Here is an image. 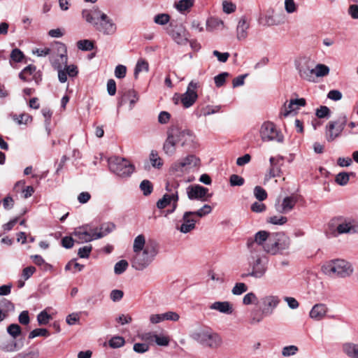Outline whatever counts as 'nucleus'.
Here are the masks:
<instances>
[{
    "mask_svg": "<svg viewBox=\"0 0 358 358\" xmlns=\"http://www.w3.org/2000/svg\"><path fill=\"white\" fill-rule=\"evenodd\" d=\"M133 250L134 255L131 266L137 271H143L147 268L158 253L157 244L153 241L146 243L143 234H139L134 238Z\"/></svg>",
    "mask_w": 358,
    "mask_h": 358,
    "instance_id": "f257e3e1",
    "label": "nucleus"
},
{
    "mask_svg": "<svg viewBox=\"0 0 358 358\" xmlns=\"http://www.w3.org/2000/svg\"><path fill=\"white\" fill-rule=\"evenodd\" d=\"M196 136L189 129H181L173 127L168 130L167 138L163 145V151L168 156H173L176 152V145L180 143L182 147L194 148Z\"/></svg>",
    "mask_w": 358,
    "mask_h": 358,
    "instance_id": "f03ea898",
    "label": "nucleus"
},
{
    "mask_svg": "<svg viewBox=\"0 0 358 358\" xmlns=\"http://www.w3.org/2000/svg\"><path fill=\"white\" fill-rule=\"evenodd\" d=\"M189 337L200 345L217 349L222 344L221 336L208 327H201L192 331Z\"/></svg>",
    "mask_w": 358,
    "mask_h": 358,
    "instance_id": "7ed1b4c3",
    "label": "nucleus"
},
{
    "mask_svg": "<svg viewBox=\"0 0 358 358\" xmlns=\"http://www.w3.org/2000/svg\"><path fill=\"white\" fill-rule=\"evenodd\" d=\"M259 303L261 313L251 317L250 323L252 324L259 323L262 321L264 317L272 315L280 304V299L277 295L266 294L261 297Z\"/></svg>",
    "mask_w": 358,
    "mask_h": 358,
    "instance_id": "20e7f679",
    "label": "nucleus"
},
{
    "mask_svg": "<svg viewBox=\"0 0 358 358\" xmlns=\"http://www.w3.org/2000/svg\"><path fill=\"white\" fill-rule=\"evenodd\" d=\"M109 170L121 178H129L135 171L134 165L127 159L113 156L108 160Z\"/></svg>",
    "mask_w": 358,
    "mask_h": 358,
    "instance_id": "39448f33",
    "label": "nucleus"
},
{
    "mask_svg": "<svg viewBox=\"0 0 358 358\" xmlns=\"http://www.w3.org/2000/svg\"><path fill=\"white\" fill-rule=\"evenodd\" d=\"M322 271L331 277L345 278L353 271L351 264L343 259L329 262L322 266Z\"/></svg>",
    "mask_w": 358,
    "mask_h": 358,
    "instance_id": "423d86ee",
    "label": "nucleus"
},
{
    "mask_svg": "<svg viewBox=\"0 0 358 358\" xmlns=\"http://www.w3.org/2000/svg\"><path fill=\"white\" fill-rule=\"evenodd\" d=\"M289 243V238L285 234H273L268 238V243L264 246V250L271 255H276L287 249Z\"/></svg>",
    "mask_w": 358,
    "mask_h": 358,
    "instance_id": "0eeeda50",
    "label": "nucleus"
},
{
    "mask_svg": "<svg viewBox=\"0 0 358 358\" xmlns=\"http://www.w3.org/2000/svg\"><path fill=\"white\" fill-rule=\"evenodd\" d=\"M259 136L263 142L276 141L282 143L284 136L272 122H264L260 127Z\"/></svg>",
    "mask_w": 358,
    "mask_h": 358,
    "instance_id": "6e6552de",
    "label": "nucleus"
},
{
    "mask_svg": "<svg viewBox=\"0 0 358 358\" xmlns=\"http://www.w3.org/2000/svg\"><path fill=\"white\" fill-rule=\"evenodd\" d=\"M200 165V159L194 155H189L183 159L175 162L171 166V171L180 176L190 169L196 168Z\"/></svg>",
    "mask_w": 358,
    "mask_h": 358,
    "instance_id": "1a4fd4ad",
    "label": "nucleus"
},
{
    "mask_svg": "<svg viewBox=\"0 0 358 358\" xmlns=\"http://www.w3.org/2000/svg\"><path fill=\"white\" fill-rule=\"evenodd\" d=\"M164 29L178 45H186L189 40V33L182 24H162Z\"/></svg>",
    "mask_w": 358,
    "mask_h": 358,
    "instance_id": "9d476101",
    "label": "nucleus"
},
{
    "mask_svg": "<svg viewBox=\"0 0 358 358\" xmlns=\"http://www.w3.org/2000/svg\"><path fill=\"white\" fill-rule=\"evenodd\" d=\"M296 69L299 76L308 82H313L314 62L309 57H301L295 61Z\"/></svg>",
    "mask_w": 358,
    "mask_h": 358,
    "instance_id": "9b49d317",
    "label": "nucleus"
},
{
    "mask_svg": "<svg viewBox=\"0 0 358 358\" xmlns=\"http://www.w3.org/2000/svg\"><path fill=\"white\" fill-rule=\"evenodd\" d=\"M347 123L346 115H341L337 120L330 121L326 126V139L329 142L334 141L342 133Z\"/></svg>",
    "mask_w": 358,
    "mask_h": 358,
    "instance_id": "f8f14e48",
    "label": "nucleus"
},
{
    "mask_svg": "<svg viewBox=\"0 0 358 358\" xmlns=\"http://www.w3.org/2000/svg\"><path fill=\"white\" fill-rule=\"evenodd\" d=\"M334 221L338 234L358 233V221L351 217L338 216Z\"/></svg>",
    "mask_w": 358,
    "mask_h": 358,
    "instance_id": "ddd939ff",
    "label": "nucleus"
},
{
    "mask_svg": "<svg viewBox=\"0 0 358 358\" xmlns=\"http://www.w3.org/2000/svg\"><path fill=\"white\" fill-rule=\"evenodd\" d=\"M97 227L91 224H85L74 229L73 235L77 238L78 243H84L98 239Z\"/></svg>",
    "mask_w": 358,
    "mask_h": 358,
    "instance_id": "4468645a",
    "label": "nucleus"
},
{
    "mask_svg": "<svg viewBox=\"0 0 358 358\" xmlns=\"http://www.w3.org/2000/svg\"><path fill=\"white\" fill-rule=\"evenodd\" d=\"M187 197L190 200L207 201L212 196L208 194V189L199 185H189L187 187Z\"/></svg>",
    "mask_w": 358,
    "mask_h": 358,
    "instance_id": "2eb2a0df",
    "label": "nucleus"
},
{
    "mask_svg": "<svg viewBox=\"0 0 358 358\" xmlns=\"http://www.w3.org/2000/svg\"><path fill=\"white\" fill-rule=\"evenodd\" d=\"M199 87V83L192 80L186 92L181 95L180 101L185 108L192 106L197 99L198 95L196 90Z\"/></svg>",
    "mask_w": 358,
    "mask_h": 358,
    "instance_id": "dca6fc26",
    "label": "nucleus"
},
{
    "mask_svg": "<svg viewBox=\"0 0 358 358\" xmlns=\"http://www.w3.org/2000/svg\"><path fill=\"white\" fill-rule=\"evenodd\" d=\"M250 265L251 271L243 275V277L251 276L255 278H262L267 271L266 262L259 257H257L253 262H250Z\"/></svg>",
    "mask_w": 358,
    "mask_h": 358,
    "instance_id": "f3484780",
    "label": "nucleus"
},
{
    "mask_svg": "<svg viewBox=\"0 0 358 358\" xmlns=\"http://www.w3.org/2000/svg\"><path fill=\"white\" fill-rule=\"evenodd\" d=\"M166 189L168 193L165 194L163 197L157 202V207L159 209H163L171 203L178 201V194L176 190V187L167 183Z\"/></svg>",
    "mask_w": 358,
    "mask_h": 358,
    "instance_id": "a211bd4d",
    "label": "nucleus"
},
{
    "mask_svg": "<svg viewBox=\"0 0 358 358\" xmlns=\"http://www.w3.org/2000/svg\"><path fill=\"white\" fill-rule=\"evenodd\" d=\"M297 203V198L294 195L287 196L282 200L277 199L275 203V208L277 212L282 214L288 213L294 209Z\"/></svg>",
    "mask_w": 358,
    "mask_h": 358,
    "instance_id": "6ab92c4d",
    "label": "nucleus"
},
{
    "mask_svg": "<svg viewBox=\"0 0 358 358\" xmlns=\"http://www.w3.org/2000/svg\"><path fill=\"white\" fill-rule=\"evenodd\" d=\"M139 100V95L136 91L133 89L125 91L119 99L117 102V107L120 108L126 103L129 102V110H131L135 104Z\"/></svg>",
    "mask_w": 358,
    "mask_h": 358,
    "instance_id": "aec40b11",
    "label": "nucleus"
},
{
    "mask_svg": "<svg viewBox=\"0 0 358 358\" xmlns=\"http://www.w3.org/2000/svg\"><path fill=\"white\" fill-rule=\"evenodd\" d=\"M196 220L191 211L184 213L182 217V224L177 229L182 234H187L196 227Z\"/></svg>",
    "mask_w": 358,
    "mask_h": 358,
    "instance_id": "412c9836",
    "label": "nucleus"
},
{
    "mask_svg": "<svg viewBox=\"0 0 358 358\" xmlns=\"http://www.w3.org/2000/svg\"><path fill=\"white\" fill-rule=\"evenodd\" d=\"M180 319V315L173 311H168L160 314H152L149 317L150 322L152 324H159L164 321L176 322Z\"/></svg>",
    "mask_w": 358,
    "mask_h": 358,
    "instance_id": "4be33fe9",
    "label": "nucleus"
},
{
    "mask_svg": "<svg viewBox=\"0 0 358 358\" xmlns=\"http://www.w3.org/2000/svg\"><path fill=\"white\" fill-rule=\"evenodd\" d=\"M268 238V233L266 231H260L255 234L254 238L248 240V248L251 250H258L260 245H262Z\"/></svg>",
    "mask_w": 358,
    "mask_h": 358,
    "instance_id": "5701e85b",
    "label": "nucleus"
},
{
    "mask_svg": "<svg viewBox=\"0 0 358 358\" xmlns=\"http://www.w3.org/2000/svg\"><path fill=\"white\" fill-rule=\"evenodd\" d=\"M328 312L327 306L324 303H317L311 308L309 316L315 321H320L324 318Z\"/></svg>",
    "mask_w": 358,
    "mask_h": 358,
    "instance_id": "b1692460",
    "label": "nucleus"
},
{
    "mask_svg": "<svg viewBox=\"0 0 358 358\" xmlns=\"http://www.w3.org/2000/svg\"><path fill=\"white\" fill-rule=\"evenodd\" d=\"M209 308L227 315L231 314L234 310L232 304L229 301H215L210 304Z\"/></svg>",
    "mask_w": 358,
    "mask_h": 358,
    "instance_id": "393cba45",
    "label": "nucleus"
},
{
    "mask_svg": "<svg viewBox=\"0 0 358 358\" xmlns=\"http://www.w3.org/2000/svg\"><path fill=\"white\" fill-rule=\"evenodd\" d=\"M86 20L87 22H109L110 20L108 15L99 9H94L91 10L86 16Z\"/></svg>",
    "mask_w": 358,
    "mask_h": 358,
    "instance_id": "a878e982",
    "label": "nucleus"
},
{
    "mask_svg": "<svg viewBox=\"0 0 358 358\" xmlns=\"http://www.w3.org/2000/svg\"><path fill=\"white\" fill-rule=\"evenodd\" d=\"M194 5V0H178L174 3L173 7L180 13L189 12Z\"/></svg>",
    "mask_w": 358,
    "mask_h": 358,
    "instance_id": "bb28decb",
    "label": "nucleus"
},
{
    "mask_svg": "<svg viewBox=\"0 0 358 358\" xmlns=\"http://www.w3.org/2000/svg\"><path fill=\"white\" fill-rule=\"evenodd\" d=\"M219 25L220 24H192V29L196 34L213 32L218 29Z\"/></svg>",
    "mask_w": 358,
    "mask_h": 358,
    "instance_id": "cd10ccee",
    "label": "nucleus"
},
{
    "mask_svg": "<svg viewBox=\"0 0 358 358\" xmlns=\"http://www.w3.org/2000/svg\"><path fill=\"white\" fill-rule=\"evenodd\" d=\"M115 229V224L110 222L104 223L100 226V227H97L96 231V238L98 239L101 238L106 236L107 234L112 232Z\"/></svg>",
    "mask_w": 358,
    "mask_h": 358,
    "instance_id": "c85d7f7f",
    "label": "nucleus"
},
{
    "mask_svg": "<svg viewBox=\"0 0 358 358\" xmlns=\"http://www.w3.org/2000/svg\"><path fill=\"white\" fill-rule=\"evenodd\" d=\"M343 352L350 358H358V344L347 343L343 345Z\"/></svg>",
    "mask_w": 358,
    "mask_h": 358,
    "instance_id": "c756f323",
    "label": "nucleus"
},
{
    "mask_svg": "<svg viewBox=\"0 0 358 358\" xmlns=\"http://www.w3.org/2000/svg\"><path fill=\"white\" fill-rule=\"evenodd\" d=\"M59 49L58 51L60 52L59 55H58V59L55 58V55L50 56V60L51 61V57L53 58L54 60H55L58 64L61 65V67L62 65H66L67 64V55H66V46L62 43H59Z\"/></svg>",
    "mask_w": 358,
    "mask_h": 358,
    "instance_id": "7c9ffc66",
    "label": "nucleus"
},
{
    "mask_svg": "<svg viewBox=\"0 0 358 358\" xmlns=\"http://www.w3.org/2000/svg\"><path fill=\"white\" fill-rule=\"evenodd\" d=\"M329 73V68L322 64L315 65L313 67V82L317 77H323L327 76Z\"/></svg>",
    "mask_w": 358,
    "mask_h": 358,
    "instance_id": "2f4dec72",
    "label": "nucleus"
},
{
    "mask_svg": "<svg viewBox=\"0 0 358 358\" xmlns=\"http://www.w3.org/2000/svg\"><path fill=\"white\" fill-rule=\"evenodd\" d=\"M95 29L103 34H112L115 33L116 27L115 24H94Z\"/></svg>",
    "mask_w": 358,
    "mask_h": 358,
    "instance_id": "473e14b6",
    "label": "nucleus"
},
{
    "mask_svg": "<svg viewBox=\"0 0 358 358\" xmlns=\"http://www.w3.org/2000/svg\"><path fill=\"white\" fill-rule=\"evenodd\" d=\"M298 110V108L295 106L293 99L289 101V103L287 105L285 103L283 107L281 108L280 112V117L283 118L287 117L292 112Z\"/></svg>",
    "mask_w": 358,
    "mask_h": 358,
    "instance_id": "72a5a7b5",
    "label": "nucleus"
},
{
    "mask_svg": "<svg viewBox=\"0 0 358 358\" xmlns=\"http://www.w3.org/2000/svg\"><path fill=\"white\" fill-rule=\"evenodd\" d=\"M236 29L237 38L238 40L245 39L248 36L250 24H237Z\"/></svg>",
    "mask_w": 358,
    "mask_h": 358,
    "instance_id": "f704fd0d",
    "label": "nucleus"
},
{
    "mask_svg": "<svg viewBox=\"0 0 358 358\" xmlns=\"http://www.w3.org/2000/svg\"><path fill=\"white\" fill-rule=\"evenodd\" d=\"M149 70V64L148 63L143 59H140L138 60L136 65L134 69V77L135 78H138V74L142 72H148Z\"/></svg>",
    "mask_w": 358,
    "mask_h": 358,
    "instance_id": "c9c22d12",
    "label": "nucleus"
},
{
    "mask_svg": "<svg viewBox=\"0 0 358 358\" xmlns=\"http://www.w3.org/2000/svg\"><path fill=\"white\" fill-rule=\"evenodd\" d=\"M36 66L34 65H29L26 66L19 74V77L21 80L27 82L29 81L31 79L29 78V76L32 75L36 71Z\"/></svg>",
    "mask_w": 358,
    "mask_h": 358,
    "instance_id": "e433bc0d",
    "label": "nucleus"
},
{
    "mask_svg": "<svg viewBox=\"0 0 358 358\" xmlns=\"http://www.w3.org/2000/svg\"><path fill=\"white\" fill-rule=\"evenodd\" d=\"M13 120L15 121L18 124H27L31 122L32 117L27 113H22L20 115L16 114L11 115Z\"/></svg>",
    "mask_w": 358,
    "mask_h": 358,
    "instance_id": "4c0bfd02",
    "label": "nucleus"
},
{
    "mask_svg": "<svg viewBox=\"0 0 358 358\" xmlns=\"http://www.w3.org/2000/svg\"><path fill=\"white\" fill-rule=\"evenodd\" d=\"M212 212V207L208 204L203 205L201 208L195 211H191L192 215L196 218L198 217L199 218L203 217Z\"/></svg>",
    "mask_w": 358,
    "mask_h": 358,
    "instance_id": "58836bf2",
    "label": "nucleus"
},
{
    "mask_svg": "<svg viewBox=\"0 0 358 358\" xmlns=\"http://www.w3.org/2000/svg\"><path fill=\"white\" fill-rule=\"evenodd\" d=\"M51 63L53 67L58 71V78L61 83H65L67 80V73L64 69H61V65L51 57Z\"/></svg>",
    "mask_w": 358,
    "mask_h": 358,
    "instance_id": "ea45409f",
    "label": "nucleus"
},
{
    "mask_svg": "<svg viewBox=\"0 0 358 358\" xmlns=\"http://www.w3.org/2000/svg\"><path fill=\"white\" fill-rule=\"evenodd\" d=\"M258 303V297L257 294L252 292L247 293L243 298V303L245 306H249Z\"/></svg>",
    "mask_w": 358,
    "mask_h": 358,
    "instance_id": "a19ab883",
    "label": "nucleus"
},
{
    "mask_svg": "<svg viewBox=\"0 0 358 358\" xmlns=\"http://www.w3.org/2000/svg\"><path fill=\"white\" fill-rule=\"evenodd\" d=\"M248 286L244 282H237L231 289L234 295L239 296L248 291Z\"/></svg>",
    "mask_w": 358,
    "mask_h": 358,
    "instance_id": "79ce46f5",
    "label": "nucleus"
},
{
    "mask_svg": "<svg viewBox=\"0 0 358 358\" xmlns=\"http://www.w3.org/2000/svg\"><path fill=\"white\" fill-rule=\"evenodd\" d=\"M150 161L152 166L155 168L159 169L163 163L162 159L159 157L156 151H152L150 155Z\"/></svg>",
    "mask_w": 358,
    "mask_h": 358,
    "instance_id": "37998d69",
    "label": "nucleus"
},
{
    "mask_svg": "<svg viewBox=\"0 0 358 358\" xmlns=\"http://www.w3.org/2000/svg\"><path fill=\"white\" fill-rule=\"evenodd\" d=\"M77 47L83 51H90L94 48V43L90 40H80L77 42Z\"/></svg>",
    "mask_w": 358,
    "mask_h": 358,
    "instance_id": "c03bdc74",
    "label": "nucleus"
},
{
    "mask_svg": "<svg viewBox=\"0 0 358 358\" xmlns=\"http://www.w3.org/2000/svg\"><path fill=\"white\" fill-rule=\"evenodd\" d=\"M128 262L126 260H120L115 264L114 272L117 275L124 273L128 267Z\"/></svg>",
    "mask_w": 358,
    "mask_h": 358,
    "instance_id": "a18cd8bd",
    "label": "nucleus"
},
{
    "mask_svg": "<svg viewBox=\"0 0 358 358\" xmlns=\"http://www.w3.org/2000/svg\"><path fill=\"white\" fill-rule=\"evenodd\" d=\"M51 319V315H49L45 310L41 311L37 315V321L40 325L47 324Z\"/></svg>",
    "mask_w": 358,
    "mask_h": 358,
    "instance_id": "49530a36",
    "label": "nucleus"
},
{
    "mask_svg": "<svg viewBox=\"0 0 358 358\" xmlns=\"http://www.w3.org/2000/svg\"><path fill=\"white\" fill-rule=\"evenodd\" d=\"M140 188L145 196L150 195L153 189L152 183L148 180H144L141 182Z\"/></svg>",
    "mask_w": 358,
    "mask_h": 358,
    "instance_id": "de8ad7c7",
    "label": "nucleus"
},
{
    "mask_svg": "<svg viewBox=\"0 0 358 358\" xmlns=\"http://www.w3.org/2000/svg\"><path fill=\"white\" fill-rule=\"evenodd\" d=\"M254 195L259 201H264L267 198L266 192L260 186H256L254 188Z\"/></svg>",
    "mask_w": 358,
    "mask_h": 358,
    "instance_id": "09e8293b",
    "label": "nucleus"
},
{
    "mask_svg": "<svg viewBox=\"0 0 358 358\" xmlns=\"http://www.w3.org/2000/svg\"><path fill=\"white\" fill-rule=\"evenodd\" d=\"M124 343V339L122 336H114L108 341L109 346L112 348H120Z\"/></svg>",
    "mask_w": 358,
    "mask_h": 358,
    "instance_id": "8fccbe9b",
    "label": "nucleus"
},
{
    "mask_svg": "<svg viewBox=\"0 0 358 358\" xmlns=\"http://www.w3.org/2000/svg\"><path fill=\"white\" fill-rule=\"evenodd\" d=\"M280 171L281 169H278L270 166L268 172L264 176V184L265 185L271 178L279 176Z\"/></svg>",
    "mask_w": 358,
    "mask_h": 358,
    "instance_id": "3c124183",
    "label": "nucleus"
},
{
    "mask_svg": "<svg viewBox=\"0 0 358 358\" xmlns=\"http://www.w3.org/2000/svg\"><path fill=\"white\" fill-rule=\"evenodd\" d=\"M222 5L223 12L227 14H231L234 13L236 9V4L227 0L223 1Z\"/></svg>",
    "mask_w": 358,
    "mask_h": 358,
    "instance_id": "603ef678",
    "label": "nucleus"
},
{
    "mask_svg": "<svg viewBox=\"0 0 358 358\" xmlns=\"http://www.w3.org/2000/svg\"><path fill=\"white\" fill-rule=\"evenodd\" d=\"M8 333L14 338H17L21 334V328L17 324H11L7 328Z\"/></svg>",
    "mask_w": 358,
    "mask_h": 358,
    "instance_id": "864d4df0",
    "label": "nucleus"
},
{
    "mask_svg": "<svg viewBox=\"0 0 358 358\" xmlns=\"http://www.w3.org/2000/svg\"><path fill=\"white\" fill-rule=\"evenodd\" d=\"M350 180L349 174L346 172H341L336 176V182L340 185H345Z\"/></svg>",
    "mask_w": 358,
    "mask_h": 358,
    "instance_id": "5fc2aeb1",
    "label": "nucleus"
},
{
    "mask_svg": "<svg viewBox=\"0 0 358 358\" xmlns=\"http://www.w3.org/2000/svg\"><path fill=\"white\" fill-rule=\"evenodd\" d=\"M49 333L46 329H35L31 331L29 334V338L32 339L37 336H48Z\"/></svg>",
    "mask_w": 358,
    "mask_h": 358,
    "instance_id": "6e6d98bb",
    "label": "nucleus"
},
{
    "mask_svg": "<svg viewBox=\"0 0 358 358\" xmlns=\"http://www.w3.org/2000/svg\"><path fill=\"white\" fill-rule=\"evenodd\" d=\"M229 76V74L227 72H223L215 76L214 81L216 87H222L225 83L226 79Z\"/></svg>",
    "mask_w": 358,
    "mask_h": 358,
    "instance_id": "4d7b16f0",
    "label": "nucleus"
},
{
    "mask_svg": "<svg viewBox=\"0 0 358 358\" xmlns=\"http://www.w3.org/2000/svg\"><path fill=\"white\" fill-rule=\"evenodd\" d=\"M267 222L275 225H282L287 222V218L284 216H271Z\"/></svg>",
    "mask_w": 358,
    "mask_h": 358,
    "instance_id": "13d9d810",
    "label": "nucleus"
},
{
    "mask_svg": "<svg viewBox=\"0 0 358 358\" xmlns=\"http://www.w3.org/2000/svg\"><path fill=\"white\" fill-rule=\"evenodd\" d=\"M315 115L319 118L329 117L330 110L326 106H322L316 110Z\"/></svg>",
    "mask_w": 358,
    "mask_h": 358,
    "instance_id": "bf43d9fd",
    "label": "nucleus"
},
{
    "mask_svg": "<svg viewBox=\"0 0 358 358\" xmlns=\"http://www.w3.org/2000/svg\"><path fill=\"white\" fill-rule=\"evenodd\" d=\"M24 58L23 52L18 48H15L10 53V59L15 62H20Z\"/></svg>",
    "mask_w": 358,
    "mask_h": 358,
    "instance_id": "052dcab7",
    "label": "nucleus"
},
{
    "mask_svg": "<svg viewBox=\"0 0 358 358\" xmlns=\"http://www.w3.org/2000/svg\"><path fill=\"white\" fill-rule=\"evenodd\" d=\"M221 106H207L206 108L202 109V115L203 116H208L216 113H218L220 110Z\"/></svg>",
    "mask_w": 358,
    "mask_h": 358,
    "instance_id": "680f3d73",
    "label": "nucleus"
},
{
    "mask_svg": "<svg viewBox=\"0 0 358 358\" xmlns=\"http://www.w3.org/2000/svg\"><path fill=\"white\" fill-rule=\"evenodd\" d=\"M155 343L159 346H167L169 343V338L165 336L154 335Z\"/></svg>",
    "mask_w": 358,
    "mask_h": 358,
    "instance_id": "e2e57ef3",
    "label": "nucleus"
},
{
    "mask_svg": "<svg viewBox=\"0 0 358 358\" xmlns=\"http://www.w3.org/2000/svg\"><path fill=\"white\" fill-rule=\"evenodd\" d=\"M33 54L37 55L38 57H45L47 55H53L52 50L48 48H36L32 50Z\"/></svg>",
    "mask_w": 358,
    "mask_h": 358,
    "instance_id": "0e129e2a",
    "label": "nucleus"
},
{
    "mask_svg": "<svg viewBox=\"0 0 358 358\" xmlns=\"http://www.w3.org/2000/svg\"><path fill=\"white\" fill-rule=\"evenodd\" d=\"M298 351V348L295 345H289L284 347L282 350V355L285 357H289L295 355Z\"/></svg>",
    "mask_w": 358,
    "mask_h": 358,
    "instance_id": "69168bd1",
    "label": "nucleus"
},
{
    "mask_svg": "<svg viewBox=\"0 0 358 358\" xmlns=\"http://www.w3.org/2000/svg\"><path fill=\"white\" fill-rule=\"evenodd\" d=\"M127 67L124 65L119 64L115 69V76L117 78H123L126 76Z\"/></svg>",
    "mask_w": 358,
    "mask_h": 358,
    "instance_id": "338daca9",
    "label": "nucleus"
},
{
    "mask_svg": "<svg viewBox=\"0 0 358 358\" xmlns=\"http://www.w3.org/2000/svg\"><path fill=\"white\" fill-rule=\"evenodd\" d=\"M230 184L231 186H241L244 184V179L236 174L230 176Z\"/></svg>",
    "mask_w": 358,
    "mask_h": 358,
    "instance_id": "774afa93",
    "label": "nucleus"
}]
</instances>
